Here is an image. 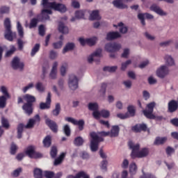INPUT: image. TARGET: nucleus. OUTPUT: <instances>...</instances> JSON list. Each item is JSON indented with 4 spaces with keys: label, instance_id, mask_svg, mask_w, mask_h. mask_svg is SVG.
I'll return each instance as SVG.
<instances>
[{
    "label": "nucleus",
    "instance_id": "nucleus-1",
    "mask_svg": "<svg viewBox=\"0 0 178 178\" xmlns=\"http://www.w3.org/2000/svg\"><path fill=\"white\" fill-rule=\"evenodd\" d=\"M41 121V118H40V115H35L33 118H31L29 120L26 125H24L23 123H19L17 127V138L20 139L23 137V131L24 129H34V126L35 123H40Z\"/></svg>",
    "mask_w": 178,
    "mask_h": 178
},
{
    "label": "nucleus",
    "instance_id": "nucleus-2",
    "mask_svg": "<svg viewBox=\"0 0 178 178\" xmlns=\"http://www.w3.org/2000/svg\"><path fill=\"white\" fill-rule=\"evenodd\" d=\"M128 145L130 149H132L131 156L133 159L136 158H145V156H148V154H149L148 148L144 147L140 151V145H134L132 141H129Z\"/></svg>",
    "mask_w": 178,
    "mask_h": 178
},
{
    "label": "nucleus",
    "instance_id": "nucleus-3",
    "mask_svg": "<svg viewBox=\"0 0 178 178\" xmlns=\"http://www.w3.org/2000/svg\"><path fill=\"white\" fill-rule=\"evenodd\" d=\"M49 0H42V6L44 9L49 8V9H53V10H56L57 12H60V13H65L67 8H66V6L60 3L49 2Z\"/></svg>",
    "mask_w": 178,
    "mask_h": 178
},
{
    "label": "nucleus",
    "instance_id": "nucleus-4",
    "mask_svg": "<svg viewBox=\"0 0 178 178\" xmlns=\"http://www.w3.org/2000/svg\"><path fill=\"white\" fill-rule=\"evenodd\" d=\"M90 149L92 152H97L98 151V147H99V143H103L104 138L99 136L97 133L92 131L90 134Z\"/></svg>",
    "mask_w": 178,
    "mask_h": 178
},
{
    "label": "nucleus",
    "instance_id": "nucleus-5",
    "mask_svg": "<svg viewBox=\"0 0 178 178\" xmlns=\"http://www.w3.org/2000/svg\"><path fill=\"white\" fill-rule=\"evenodd\" d=\"M4 27L6 29L4 38L8 41H13V37H16V33L12 31V25L10 24V19L9 18L5 19Z\"/></svg>",
    "mask_w": 178,
    "mask_h": 178
},
{
    "label": "nucleus",
    "instance_id": "nucleus-6",
    "mask_svg": "<svg viewBox=\"0 0 178 178\" xmlns=\"http://www.w3.org/2000/svg\"><path fill=\"white\" fill-rule=\"evenodd\" d=\"M0 91L3 94L2 96H0V109H3L6 107V102L10 98V95L8 92L6 86H1Z\"/></svg>",
    "mask_w": 178,
    "mask_h": 178
},
{
    "label": "nucleus",
    "instance_id": "nucleus-7",
    "mask_svg": "<svg viewBox=\"0 0 178 178\" xmlns=\"http://www.w3.org/2000/svg\"><path fill=\"white\" fill-rule=\"evenodd\" d=\"M119 131H120V128L118 125H114L112 127L111 131H101L98 134L102 137H106L109 136L110 137H118L119 136Z\"/></svg>",
    "mask_w": 178,
    "mask_h": 178
},
{
    "label": "nucleus",
    "instance_id": "nucleus-8",
    "mask_svg": "<svg viewBox=\"0 0 178 178\" xmlns=\"http://www.w3.org/2000/svg\"><path fill=\"white\" fill-rule=\"evenodd\" d=\"M155 102H152L151 103H149L147 105V110H143V114L145 116V118H147V119H153L154 120L156 116H155V115H154V108H155Z\"/></svg>",
    "mask_w": 178,
    "mask_h": 178
},
{
    "label": "nucleus",
    "instance_id": "nucleus-9",
    "mask_svg": "<svg viewBox=\"0 0 178 178\" xmlns=\"http://www.w3.org/2000/svg\"><path fill=\"white\" fill-rule=\"evenodd\" d=\"M24 154L31 158V159H38V158H42V154L40 152H35L34 149V146L30 145L29 146L24 152Z\"/></svg>",
    "mask_w": 178,
    "mask_h": 178
},
{
    "label": "nucleus",
    "instance_id": "nucleus-10",
    "mask_svg": "<svg viewBox=\"0 0 178 178\" xmlns=\"http://www.w3.org/2000/svg\"><path fill=\"white\" fill-rule=\"evenodd\" d=\"M104 48L107 52L112 53V52H117V51H119L120 48H122V46L119 43L109 42L106 44Z\"/></svg>",
    "mask_w": 178,
    "mask_h": 178
},
{
    "label": "nucleus",
    "instance_id": "nucleus-11",
    "mask_svg": "<svg viewBox=\"0 0 178 178\" xmlns=\"http://www.w3.org/2000/svg\"><path fill=\"white\" fill-rule=\"evenodd\" d=\"M68 86L71 90H77L79 88V79L74 74L70 76Z\"/></svg>",
    "mask_w": 178,
    "mask_h": 178
},
{
    "label": "nucleus",
    "instance_id": "nucleus-12",
    "mask_svg": "<svg viewBox=\"0 0 178 178\" xmlns=\"http://www.w3.org/2000/svg\"><path fill=\"white\" fill-rule=\"evenodd\" d=\"M131 130L134 133H141V131H149V129H148V127L145 123L136 124L131 127Z\"/></svg>",
    "mask_w": 178,
    "mask_h": 178
},
{
    "label": "nucleus",
    "instance_id": "nucleus-13",
    "mask_svg": "<svg viewBox=\"0 0 178 178\" xmlns=\"http://www.w3.org/2000/svg\"><path fill=\"white\" fill-rule=\"evenodd\" d=\"M11 66L14 70L17 69H20L23 70V67H24V63L20 62V58L18 57H14L11 62Z\"/></svg>",
    "mask_w": 178,
    "mask_h": 178
},
{
    "label": "nucleus",
    "instance_id": "nucleus-14",
    "mask_svg": "<svg viewBox=\"0 0 178 178\" xmlns=\"http://www.w3.org/2000/svg\"><path fill=\"white\" fill-rule=\"evenodd\" d=\"M156 74L160 79H165L169 74V70L166 65H162L156 71Z\"/></svg>",
    "mask_w": 178,
    "mask_h": 178
},
{
    "label": "nucleus",
    "instance_id": "nucleus-15",
    "mask_svg": "<svg viewBox=\"0 0 178 178\" xmlns=\"http://www.w3.org/2000/svg\"><path fill=\"white\" fill-rule=\"evenodd\" d=\"M45 123L47 126L53 131V133H58V124L49 118L45 120Z\"/></svg>",
    "mask_w": 178,
    "mask_h": 178
},
{
    "label": "nucleus",
    "instance_id": "nucleus-16",
    "mask_svg": "<svg viewBox=\"0 0 178 178\" xmlns=\"http://www.w3.org/2000/svg\"><path fill=\"white\" fill-rule=\"evenodd\" d=\"M178 109V102L175 99L170 100L168 104V112L173 113Z\"/></svg>",
    "mask_w": 178,
    "mask_h": 178
},
{
    "label": "nucleus",
    "instance_id": "nucleus-17",
    "mask_svg": "<svg viewBox=\"0 0 178 178\" xmlns=\"http://www.w3.org/2000/svg\"><path fill=\"white\" fill-rule=\"evenodd\" d=\"M51 92H49L47 94V97L46 98V102H41L40 104V108L42 110L44 109H49L51 108V102H52V100L51 99Z\"/></svg>",
    "mask_w": 178,
    "mask_h": 178
},
{
    "label": "nucleus",
    "instance_id": "nucleus-18",
    "mask_svg": "<svg viewBox=\"0 0 178 178\" xmlns=\"http://www.w3.org/2000/svg\"><path fill=\"white\" fill-rule=\"evenodd\" d=\"M145 18L146 19H154V15L146 13H139L138 15V19H139V20H140L141 24H143V26H145Z\"/></svg>",
    "mask_w": 178,
    "mask_h": 178
},
{
    "label": "nucleus",
    "instance_id": "nucleus-19",
    "mask_svg": "<svg viewBox=\"0 0 178 178\" xmlns=\"http://www.w3.org/2000/svg\"><path fill=\"white\" fill-rule=\"evenodd\" d=\"M150 10H152V12H155V13H157V15H159V16H166V13L159 6L156 4H153L150 6Z\"/></svg>",
    "mask_w": 178,
    "mask_h": 178
},
{
    "label": "nucleus",
    "instance_id": "nucleus-20",
    "mask_svg": "<svg viewBox=\"0 0 178 178\" xmlns=\"http://www.w3.org/2000/svg\"><path fill=\"white\" fill-rule=\"evenodd\" d=\"M40 17H41L40 15H37V18L34 17L33 19H31L29 25V29H35V27H37L38 23L40 21Z\"/></svg>",
    "mask_w": 178,
    "mask_h": 178
},
{
    "label": "nucleus",
    "instance_id": "nucleus-21",
    "mask_svg": "<svg viewBox=\"0 0 178 178\" xmlns=\"http://www.w3.org/2000/svg\"><path fill=\"white\" fill-rule=\"evenodd\" d=\"M127 1H130L131 0H127ZM113 5L115 6V8H117L118 9H127V5L123 3L120 0H115L113 1Z\"/></svg>",
    "mask_w": 178,
    "mask_h": 178
},
{
    "label": "nucleus",
    "instance_id": "nucleus-22",
    "mask_svg": "<svg viewBox=\"0 0 178 178\" xmlns=\"http://www.w3.org/2000/svg\"><path fill=\"white\" fill-rule=\"evenodd\" d=\"M121 35L119 32H110L107 33L106 40L107 41H112V40H116L120 38Z\"/></svg>",
    "mask_w": 178,
    "mask_h": 178
},
{
    "label": "nucleus",
    "instance_id": "nucleus-23",
    "mask_svg": "<svg viewBox=\"0 0 178 178\" xmlns=\"http://www.w3.org/2000/svg\"><path fill=\"white\" fill-rule=\"evenodd\" d=\"M22 109L26 115H31L33 113V104L25 103L22 106Z\"/></svg>",
    "mask_w": 178,
    "mask_h": 178
},
{
    "label": "nucleus",
    "instance_id": "nucleus-24",
    "mask_svg": "<svg viewBox=\"0 0 178 178\" xmlns=\"http://www.w3.org/2000/svg\"><path fill=\"white\" fill-rule=\"evenodd\" d=\"M67 178H90V175L84 171H80L75 176L68 175Z\"/></svg>",
    "mask_w": 178,
    "mask_h": 178
},
{
    "label": "nucleus",
    "instance_id": "nucleus-25",
    "mask_svg": "<svg viewBox=\"0 0 178 178\" xmlns=\"http://www.w3.org/2000/svg\"><path fill=\"white\" fill-rule=\"evenodd\" d=\"M58 70V62H54L49 76L51 79H56V72Z\"/></svg>",
    "mask_w": 178,
    "mask_h": 178
},
{
    "label": "nucleus",
    "instance_id": "nucleus-26",
    "mask_svg": "<svg viewBox=\"0 0 178 178\" xmlns=\"http://www.w3.org/2000/svg\"><path fill=\"white\" fill-rule=\"evenodd\" d=\"M58 31L62 34H67L69 33V28L65 26V24H63V22H59Z\"/></svg>",
    "mask_w": 178,
    "mask_h": 178
},
{
    "label": "nucleus",
    "instance_id": "nucleus-27",
    "mask_svg": "<svg viewBox=\"0 0 178 178\" xmlns=\"http://www.w3.org/2000/svg\"><path fill=\"white\" fill-rule=\"evenodd\" d=\"M168 141L167 137H156L154 144V145H162L165 144Z\"/></svg>",
    "mask_w": 178,
    "mask_h": 178
},
{
    "label": "nucleus",
    "instance_id": "nucleus-28",
    "mask_svg": "<svg viewBox=\"0 0 178 178\" xmlns=\"http://www.w3.org/2000/svg\"><path fill=\"white\" fill-rule=\"evenodd\" d=\"M90 20H101V16H99V10H95L92 12L90 17Z\"/></svg>",
    "mask_w": 178,
    "mask_h": 178
},
{
    "label": "nucleus",
    "instance_id": "nucleus-29",
    "mask_svg": "<svg viewBox=\"0 0 178 178\" xmlns=\"http://www.w3.org/2000/svg\"><path fill=\"white\" fill-rule=\"evenodd\" d=\"M43 145L45 148H49L52 144V139L50 136H47L43 140Z\"/></svg>",
    "mask_w": 178,
    "mask_h": 178
},
{
    "label": "nucleus",
    "instance_id": "nucleus-30",
    "mask_svg": "<svg viewBox=\"0 0 178 178\" xmlns=\"http://www.w3.org/2000/svg\"><path fill=\"white\" fill-rule=\"evenodd\" d=\"M84 144V139L81 136H77L74 140V145L76 147H81Z\"/></svg>",
    "mask_w": 178,
    "mask_h": 178
},
{
    "label": "nucleus",
    "instance_id": "nucleus-31",
    "mask_svg": "<svg viewBox=\"0 0 178 178\" xmlns=\"http://www.w3.org/2000/svg\"><path fill=\"white\" fill-rule=\"evenodd\" d=\"M86 124V122H84V120H79L75 121V126H78V129L79 131H83L84 130V125Z\"/></svg>",
    "mask_w": 178,
    "mask_h": 178
},
{
    "label": "nucleus",
    "instance_id": "nucleus-32",
    "mask_svg": "<svg viewBox=\"0 0 178 178\" xmlns=\"http://www.w3.org/2000/svg\"><path fill=\"white\" fill-rule=\"evenodd\" d=\"M24 99L26 101V104H33L35 102V97L26 94L24 96Z\"/></svg>",
    "mask_w": 178,
    "mask_h": 178
},
{
    "label": "nucleus",
    "instance_id": "nucleus-33",
    "mask_svg": "<svg viewBox=\"0 0 178 178\" xmlns=\"http://www.w3.org/2000/svg\"><path fill=\"white\" fill-rule=\"evenodd\" d=\"M65 156H66L65 153H61V154L55 159L54 165V166H58V165H60V163L65 159Z\"/></svg>",
    "mask_w": 178,
    "mask_h": 178
},
{
    "label": "nucleus",
    "instance_id": "nucleus-34",
    "mask_svg": "<svg viewBox=\"0 0 178 178\" xmlns=\"http://www.w3.org/2000/svg\"><path fill=\"white\" fill-rule=\"evenodd\" d=\"M60 104L57 103L56 104L55 108L51 111L53 116H59L60 113Z\"/></svg>",
    "mask_w": 178,
    "mask_h": 178
},
{
    "label": "nucleus",
    "instance_id": "nucleus-35",
    "mask_svg": "<svg viewBox=\"0 0 178 178\" xmlns=\"http://www.w3.org/2000/svg\"><path fill=\"white\" fill-rule=\"evenodd\" d=\"M73 49H74V43L69 42L63 49V54H66V52H69V51H73Z\"/></svg>",
    "mask_w": 178,
    "mask_h": 178
},
{
    "label": "nucleus",
    "instance_id": "nucleus-36",
    "mask_svg": "<svg viewBox=\"0 0 178 178\" xmlns=\"http://www.w3.org/2000/svg\"><path fill=\"white\" fill-rule=\"evenodd\" d=\"M40 48H41V44H40V43H36L31 49V56H35V54L40 51Z\"/></svg>",
    "mask_w": 178,
    "mask_h": 178
},
{
    "label": "nucleus",
    "instance_id": "nucleus-37",
    "mask_svg": "<svg viewBox=\"0 0 178 178\" xmlns=\"http://www.w3.org/2000/svg\"><path fill=\"white\" fill-rule=\"evenodd\" d=\"M86 15V10H79L75 12V17L76 19H84V16Z\"/></svg>",
    "mask_w": 178,
    "mask_h": 178
},
{
    "label": "nucleus",
    "instance_id": "nucleus-38",
    "mask_svg": "<svg viewBox=\"0 0 178 178\" xmlns=\"http://www.w3.org/2000/svg\"><path fill=\"white\" fill-rule=\"evenodd\" d=\"M129 172L131 173V176L137 173V165H136V163H131L129 165Z\"/></svg>",
    "mask_w": 178,
    "mask_h": 178
},
{
    "label": "nucleus",
    "instance_id": "nucleus-39",
    "mask_svg": "<svg viewBox=\"0 0 178 178\" xmlns=\"http://www.w3.org/2000/svg\"><path fill=\"white\" fill-rule=\"evenodd\" d=\"M33 176L35 178H42V170L35 168L33 170Z\"/></svg>",
    "mask_w": 178,
    "mask_h": 178
},
{
    "label": "nucleus",
    "instance_id": "nucleus-40",
    "mask_svg": "<svg viewBox=\"0 0 178 178\" xmlns=\"http://www.w3.org/2000/svg\"><path fill=\"white\" fill-rule=\"evenodd\" d=\"M57 155H58V147H56V146L51 147V151H50L51 158H52L53 159H55Z\"/></svg>",
    "mask_w": 178,
    "mask_h": 178
},
{
    "label": "nucleus",
    "instance_id": "nucleus-41",
    "mask_svg": "<svg viewBox=\"0 0 178 178\" xmlns=\"http://www.w3.org/2000/svg\"><path fill=\"white\" fill-rule=\"evenodd\" d=\"M19 149V147H17V145H16V144H15V143H12L10 147V153L11 155H15L16 152H17V149Z\"/></svg>",
    "mask_w": 178,
    "mask_h": 178
},
{
    "label": "nucleus",
    "instance_id": "nucleus-42",
    "mask_svg": "<svg viewBox=\"0 0 178 178\" xmlns=\"http://www.w3.org/2000/svg\"><path fill=\"white\" fill-rule=\"evenodd\" d=\"M17 28L18 31V34L21 38H23L24 35V31H23V26H22V24H20L19 22L17 23Z\"/></svg>",
    "mask_w": 178,
    "mask_h": 178
},
{
    "label": "nucleus",
    "instance_id": "nucleus-43",
    "mask_svg": "<svg viewBox=\"0 0 178 178\" xmlns=\"http://www.w3.org/2000/svg\"><path fill=\"white\" fill-rule=\"evenodd\" d=\"M118 70V66H106L103 68L104 72H108L109 73H114Z\"/></svg>",
    "mask_w": 178,
    "mask_h": 178
},
{
    "label": "nucleus",
    "instance_id": "nucleus-44",
    "mask_svg": "<svg viewBox=\"0 0 178 178\" xmlns=\"http://www.w3.org/2000/svg\"><path fill=\"white\" fill-rule=\"evenodd\" d=\"M165 60L168 66H173L175 65V60L170 56H165Z\"/></svg>",
    "mask_w": 178,
    "mask_h": 178
},
{
    "label": "nucleus",
    "instance_id": "nucleus-45",
    "mask_svg": "<svg viewBox=\"0 0 178 178\" xmlns=\"http://www.w3.org/2000/svg\"><path fill=\"white\" fill-rule=\"evenodd\" d=\"M63 131L67 137H70V134H72V131L70 130V127L68 124H65L63 126Z\"/></svg>",
    "mask_w": 178,
    "mask_h": 178
},
{
    "label": "nucleus",
    "instance_id": "nucleus-46",
    "mask_svg": "<svg viewBox=\"0 0 178 178\" xmlns=\"http://www.w3.org/2000/svg\"><path fill=\"white\" fill-rule=\"evenodd\" d=\"M88 108L89 111H92L95 112V111H98V104L97 103H89Z\"/></svg>",
    "mask_w": 178,
    "mask_h": 178
},
{
    "label": "nucleus",
    "instance_id": "nucleus-47",
    "mask_svg": "<svg viewBox=\"0 0 178 178\" xmlns=\"http://www.w3.org/2000/svg\"><path fill=\"white\" fill-rule=\"evenodd\" d=\"M15 52H16V47H15V46H11L10 50H8L6 53V58H9V56H12V55L13 54H15Z\"/></svg>",
    "mask_w": 178,
    "mask_h": 178
},
{
    "label": "nucleus",
    "instance_id": "nucleus-48",
    "mask_svg": "<svg viewBox=\"0 0 178 178\" xmlns=\"http://www.w3.org/2000/svg\"><path fill=\"white\" fill-rule=\"evenodd\" d=\"M35 88L39 92H44L45 91V87L42 85V83L38 82L35 85Z\"/></svg>",
    "mask_w": 178,
    "mask_h": 178
},
{
    "label": "nucleus",
    "instance_id": "nucleus-49",
    "mask_svg": "<svg viewBox=\"0 0 178 178\" xmlns=\"http://www.w3.org/2000/svg\"><path fill=\"white\" fill-rule=\"evenodd\" d=\"M95 42H97V38L95 37L86 39V44L90 47H92V45H95Z\"/></svg>",
    "mask_w": 178,
    "mask_h": 178
},
{
    "label": "nucleus",
    "instance_id": "nucleus-50",
    "mask_svg": "<svg viewBox=\"0 0 178 178\" xmlns=\"http://www.w3.org/2000/svg\"><path fill=\"white\" fill-rule=\"evenodd\" d=\"M10 11V8H9L8 6H3L0 8V13L1 15L8 14L9 13Z\"/></svg>",
    "mask_w": 178,
    "mask_h": 178
},
{
    "label": "nucleus",
    "instance_id": "nucleus-51",
    "mask_svg": "<svg viewBox=\"0 0 178 178\" xmlns=\"http://www.w3.org/2000/svg\"><path fill=\"white\" fill-rule=\"evenodd\" d=\"M106 86L107 85L105 83H102V86H101V89L99 90V92H100L101 95H102L103 97L106 93Z\"/></svg>",
    "mask_w": 178,
    "mask_h": 178
},
{
    "label": "nucleus",
    "instance_id": "nucleus-52",
    "mask_svg": "<svg viewBox=\"0 0 178 178\" xmlns=\"http://www.w3.org/2000/svg\"><path fill=\"white\" fill-rule=\"evenodd\" d=\"M101 116L104 119H108V118L111 115V113L108 110H102Z\"/></svg>",
    "mask_w": 178,
    "mask_h": 178
},
{
    "label": "nucleus",
    "instance_id": "nucleus-53",
    "mask_svg": "<svg viewBox=\"0 0 178 178\" xmlns=\"http://www.w3.org/2000/svg\"><path fill=\"white\" fill-rule=\"evenodd\" d=\"M1 124L5 129H9V122L3 117L1 118Z\"/></svg>",
    "mask_w": 178,
    "mask_h": 178
},
{
    "label": "nucleus",
    "instance_id": "nucleus-54",
    "mask_svg": "<svg viewBox=\"0 0 178 178\" xmlns=\"http://www.w3.org/2000/svg\"><path fill=\"white\" fill-rule=\"evenodd\" d=\"M66 69H67V63H65L60 67L61 76H65L66 74Z\"/></svg>",
    "mask_w": 178,
    "mask_h": 178
},
{
    "label": "nucleus",
    "instance_id": "nucleus-55",
    "mask_svg": "<svg viewBox=\"0 0 178 178\" xmlns=\"http://www.w3.org/2000/svg\"><path fill=\"white\" fill-rule=\"evenodd\" d=\"M165 152H166L167 155L170 156V155H172V154H175V148L168 146L165 149Z\"/></svg>",
    "mask_w": 178,
    "mask_h": 178
},
{
    "label": "nucleus",
    "instance_id": "nucleus-56",
    "mask_svg": "<svg viewBox=\"0 0 178 178\" xmlns=\"http://www.w3.org/2000/svg\"><path fill=\"white\" fill-rule=\"evenodd\" d=\"M24 44H26V42H24L22 39H17V45L19 51L23 49Z\"/></svg>",
    "mask_w": 178,
    "mask_h": 178
},
{
    "label": "nucleus",
    "instance_id": "nucleus-57",
    "mask_svg": "<svg viewBox=\"0 0 178 178\" xmlns=\"http://www.w3.org/2000/svg\"><path fill=\"white\" fill-rule=\"evenodd\" d=\"M44 177L46 178H54L55 172L52 171H44Z\"/></svg>",
    "mask_w": 178,
    "mask_h": 178
},
{
    "label": "nucleus",
    "instance_id": "nucleus-58",
    "mask_svg": "<svg viewBox=\"0 0 178 178\" xmlns=\"http://www.w3.org/2000/svg\"><path fill=\"white\" fill-rule=\"evenodd\" d=\"M39 35H41V37H44L45 35V27L44 25L41 24L39 26Z\"/></svg>",
    "mask_w": 178,
    "mask_h": 178
},
{
    "label": "nucleus",
    "instance_id": "nucleus-59",
    "mask_svg": "<svg viewBox=\"0 0 178 178\" xmlns=\"http://www.w3.org/2000/svg\"><path fill=\"white\" fill-rule=\"evenodd\" d=\"M49 58L52 60L56 59V58H58V53L56 51H54V50H51L49 52Z\"/></svg>",
    "mask_w": 178,
    "mask_h": 178
},
{
    "label": "nucleus",
    "instance_id": "nucleus-60",
    "mask_svg": "<svg viewBox=\"0 0 178 178\" xmlns=\"http://www.w3.org/2000/svg\"><path fill=\"white\" fill-rule=\"evenodd\" d=\"M20 173H22L21 168L15 170L12 174V176L13 177H19V176H20Z\"/></svg>",
    "mask_w": 178,
    "mask_h": 178
},
{
    "label": "nucleus",
    "instance_id": "nucleus-61",
    "mask_svg": "<svg viewBox=\"0 0 178 178\" xmlns=\"http://www.w3.org/2000/svg\"><path fill=\"white\" fill-rule=\"evenodd\" d=\"M129 65H131V60H128L125 63H122V67H121V70H126V69L127 68V66Z\"/></svg>",
    "mask_w": 178,
    "mask_h": 178
},
{
    "label": "nucleus",
    "instance_id": "nucleus-62",
    "mask_svg": "<svg viewBox=\"0 0 178 178\" xmlns=\"http://www.w3.org/2000/svg\"><path fill=\"white\" fill-rule=\"evenodd\" d=\"M127 110L131 116H134L136 115V110L134 109V106H128Z\"/></svg>",
    "mask_w": 178,
    "mask_h": 178
},
{
    "label": "nucleus",
    "instance_id": "nucleus-63",
    "mask_svg": "<svg viewBox=\"0 0 178 178\" xmlns=\"http://www.w3.org/2000/svg\"><path fill=\"white\" fill-rule=\"evenodd\" d=\"M92 116L95 119H99L101 118V111L99 112L98 110L93 111Z\"/></svg>",
    "mask_w": 178,
    "mask_h": 178
},
{
    "label": "nucleus",
    "instance_id": "nucleus-64",
    "mask_svg": "<svg viewBox=\"0 0 178 178\" xmlns=\"http://www.w3.org/2000/svg\"><path fill=\"white\" fill-rule=\"evenodd\" d=\"M140 178H156V177H155V175L151 173H147V174H144Z\"/></svg>",
    "mask_w": 178,
    "mask_h": 178
}]
</instances>
